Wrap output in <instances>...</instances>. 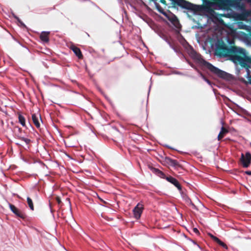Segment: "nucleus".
<instances>
[{
  "label": "nucleus",
  "instance_id": "obj_1",
  "mask_svg": "<svg viewBox=\"0 0 251 251\" xmlns=\"http://www.w3.org/2000/svg\"><path fill=\"white\" fill-rule=\"evenodd\" d=\"M230 59L236 64L240 65L246 69L247 78L248 82L251 84V76L250 75L249 68L251 67V58L246 56L244 54L242 56L238 54L232 55Z\"/></svg>",
  "mask_w": 251,
  "mask_h": 251
},
{
  "label": "nucleus",
  "instance_id": "obj_2",
  "mask_svg": "<svg viewBox=\"0 0 251 251\" xmlns=\"http://www.w3.org/2000/svg\"><path fill=\"white\" fill-rule=\"evenodd\" d=\"M206 65L207 67L212 72L217 75L219 76L224 78L227 79L229 77V75L225 72L222 71L219 69L214 67L213 65L209 63H206Z\"/></svg>",
  "mask_w": 251,
  "mask_h": 251
},
{
  "label": "nucleus",
  "instance_id": "obj_3",
  "mask_svg": "<svg viewBox=\"0 0 251 251\" xmlns=\"http://www.w3.org/2000/svg\"><path fill=\"white\" fill-rule=\"evenodd\" d=\"M251 160V154L247 152L244 155L243 153L241 155V161L242 162L243 167L247 168L249 166Z\"/></svg>",
  "mask_w": 251,
  "mask_h": 251
},
{
  "label": "nucleus",
  "instance_id": "obj_4",
  "mask_svg": "<svg viewBox=\"0 0 251 251\" xmlns=\"http://www.w3.org/2000/svg\"><path fill=\"white\" fill-rule=\"evenodd\" d=\"M143 209V205L140 203H138L136 207L134 208L133 210V212L134 216L136 219H139L140 218Z\"/></svg>",
  "mask_w": 251,
  "mask_h": 251
},
{
  "label": "nucleus",
  "instance_id": "obj_5",
  "mask_svg": "<svg viewBox=\"0 0 251 251\" xmlns=\"http://www.w3.org/2000/svg\"><path fill=\"white\" fill-rule=\"evenodd\" d=\"M32 119L35 126L37 128H39L40 126V123L42 122V119L40 115L38 113L33 114L32 115Z\"/></svg>",
  "mask_w": 251,
  "mask_h": 251
},
{
  "label": "nucleus",
  "instance_id": "obj_6",
  "mask_svg": "<svg viewBox=\"0 0 251 251\" xmlns=\"http://www.w3.org/2000/svg\"><path fill=\"white\" fill-rule=\"evenodd\" d=\"M9 207L11 210L18 217L24 219L25 218L24 214L14 205L9 204Z\"/></svg>",
  "mask_w": 251,
  "mask_h": 251
},
{
  "label": "nucleus",
  "instance_id": "obj_7",
  "mask_svg": "<svg viewBox=\"0 0 251 251\" xmlns=\"http://www.w3.org/2000/svg\"><path fill=\"white\" fill-rule=\"evenodd\" d=\"M165 17H166L169 21L174 24L177 23V19L176 17L170 12L167 13V16H165Z\"/></svg>",
  "mask_w": 251,
  "mask_h": 251
},
{
  "label": "nucleus",
  "instance_id": "obj_8",
  "mask_svg": "<svg viewBox=\"0 0 251 251\" xmlns=\"http://www.w3.org/2000/svg\"><path fill=\"white\" fill-rule=\"evenodd\" d=\"M70 49L73 50V51L75 53V54L79 58H81L82 57V55L81 52L78 48L75 46L74 45H72L70 47Z\"/></svg>",
  "mask_w": 251,
  "mask_h": 251
},
{
  "label": "nucleus",
  "instance_id": "obj_9",
  "mask_svg": "<svg viewBox=\"0 0 251 251\" xmlns=\"http://www.w3.org/2000/svg\"><path fill=\"white\" fill-rule=\"evenodd\" d=\"M166 179L171 182V183L173 184L178 189H180V186L177 181V180L173 177H168L166 178Z\"/></svg>",
  "mask_w": 251,
  "mask_h": 251
},
{
  "label": "nucleus",
  "instance_id": "obj_10",
  "mask_svg": "<svg viewBox=\"0 0 251 251\" xmlns=\"http://www.w3.org/2000/svg\"><path fill=\"white\" fill-rule=\"evenodd\" d=\"M49 32H42L40 35V39L41 40L45 43H47L49 41Z\"/></svg>",
  "mask_w": 251,
  "mask_h": 251
},
{
  "label": "nucleus",
  "instance_id": "obj_11",
  "mask_svg": "<svg viewBox=\"0 0 251 251\" xmlns=\"http://www.w3.org/2000/svg\"><path fill=\"white\" fill-rule=\"evenodd\" d=\"M227 132L228 130L224 128L223 126L218 136V140H220L222 138H223Z\"/></svg>",
  "mask_w": 251,
  "mask_h": 251
},
{
  "label": "nucleus",
  "instance_id": "obj_12",
  "mask_svg": "<svg viewBox=\"0 0 251 251\" xmlns=\"http://www.w3.org/2000/svg\"><path fill=\"white\" fill-rule=\"evenodd\" d=\"M27 203H28V206H29V208H30V209L32 210H34L33 204L31 199L30 198L28 197L27 198Z\"/></svg>",
  "mask_w": 251,
  "mask_h": 251
},
{
  "label": "nucleus",
  "instance_id": "obj_13",
  "mask_svg": "<svg viewBox=\"0 0 251 251\" xmlns=\"http://www.w3.org/2000/svg\"><path fill=\"white\" fill-rule=\"evenodd\" d=\"M19 122L21 123V124L23 126H25V119L21 115H20L19 116Z\"/></svg>",
  "mask_w": 251,
  "mask_h": 251
},
{
  "label": "nucleus",
  "instance_id": "obj_14",
  "mask_svg": "<svg viewBox=\"0 0 251 251\" xmlns=\"http://www.w3.org/2000/svg\"><path fill=\"white\" fill-rule=\"evenodd\" d=\"M217 243L226 249H227V246L224 242L221 241L219 239L217 240Z\"/></svg>",
  "mask_w": 251,
  "mask_h": 251
},
{
  "label": "nucleus",
  "instance_id": "obj_15",
  "mask_svg": "<svg viewBox=\"0 0 251 251\" xmlns=\"http://www.w3.org/2000/svg\"><path fill=\"white\" fill-rule=\"evenodd\" d=\"M157 9H158L159 12H160V13L163 14L165 16H167V13L165 12V11H164V10H163V9L162 8H161L159 6H157Z\"/></svg>",
  "mask_w": 251,
  "mask_h": 251
},
{
  "label": "nucleus",
  "instance_id": "obj_16",
  "mask_svg": "<svg viewBox=\"0 0 251 251\" xmlns=\"http://www.w3.org/2000/svg\"><path fill=\"white\" fill-rule=\"evenodd\" d=\"M179 0V1H181V4H182V3H184V4H185L184 5H183V6H185V7H187V8H189V7H190L189 6V5H190V3H187V2H186L185 1H182V0Z\"/></svg>",
  "mask_w": 251,
  "mask_h": 251
},
{
  "label": "nucleus",
  "instance_id": "obj_17",
  "mask_svg": "<svg viewBox=\"0 0 251 251\" xmlns=\"http://www.w3.org/2000/svg\"><path fill=\"white\" fill-rule=\"evenodd\" d=\"M208 235L210 236V237L212 239H213L215 242H217V240H218V239H219L217 237H216L214 236V235H213L212 234H210V233H209V234H208Z\"/></svg>",
  "mask_w": 251,
  "mask_h": 251
},
{
  "label": "nucleus",
  "instance_id": "obj_18",
  "mask_svg": "<svg viewBox=\"0 0 251 251\" xmlns=\"http://www.w3.org/2000/svg\"><path fill=\"white\" fill-rule=\"evenodd\" d=\"M201 77L203 78V79L206 81L207 82V83H208V84H210V81L207 80V79H206L204 76L203 75H201Z\"/></svg>",
  "mask_w": 251,
  "mask_h": 251
},
{
  "label": "nucleus",
  "instance_id": "obj_19",
  "mask_svg": "<svg viewBox=\"0 0 251 251\" xmlns=\"http://www.w3.org/2000/svg\"><path fill=\"white\" fill-rule=\"evenodd\" d=\"M193 231L194 232H195L196 233H199V230L197 229V228H193Z\"/></svg>",
  "mask_w": 251,
  "mask_h": 251
},
{
  "label": "nucleus",
  "instance_id": "obj_20",
  "mask_svg": "<svg viewBox=\"0 0 251 251\" xmlns=\"http://www.w3.org/2000/svg\"><path fill=\"white\" fill-rule=\"evenodd\" d=\"M56 200L58 203H60L61 202V200L58 197L56 198Z\"/></svg>",
  "mask_w": 251,
  "mask_h": 251
},
{
  "label": "nucleus",
  "instance_id": "obj_21",
  "mask_svg": "<svg viewBox=\"0 0 251 251\" xmlns=\"http://www.w3.org/2000/svg\"><path fill=\"white\" fill-rule=\"evenodd\" d=\"M245 173L249 175H251V171H246Z\"/></svg>",
  "mask_w": 251,
  "mask_h": 251
},
{
  "label": "nucleus",
  "instance_id": "obj_22",
  "mask_svg": "<svg viewBox=\"0 0 251 251\" xmlns=\"http://www.w3.org/2000/svg\"><path fill=\"white\" fill-rule=\"evenodd\" d=\"M221 124H222V125L223 126L224 125V122H223V121H221Z\"/></svg>",
  "mask_w": 251,
  "mask_h": 251
},
{
  "label": "nucleus",
  "instance_id": "obj_23",
  "mask_svg": "<svg viewBox=\"0 0 251 251\" xmlns=\"http://www.w3.org/2000/svg\"><path fill=\"white\" fill-rule=\"evenodd\" d=\"M229 44H232V43H233V42L231 41V42H229Z\"/></svg>",
  "mask_w": 251,
  "mask_h": 251
},
{
  "label": "nucleus",
  "instance_id": "obj_24",
  "mask_svg": "<svg viewBox=\"0 0 251 251\" xmlns=\"http://www.w3.org/2000/svg\"><path fill=\"white\" fill-rule=\"evenodd\" d=\"M164 0H163H163H161V2H162V3H164Z\"/></svg>",
  "mask_w": 251,
  "mask_h": 251
}]
</instances>
